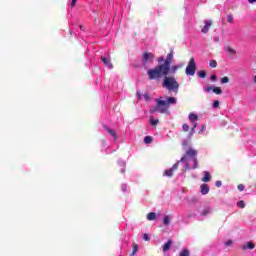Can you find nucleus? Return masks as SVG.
<instances>
[{"label":"nucleus","mask_w":256,"mask_h":256,"mask_svg":"<svg viewBox=\"0 0 256 256\" xmlns=\"http://www.w3.org/2000/svg\"><path fill=\"white\" fill-rule=\"evenodd\" d=\"M173 50L167 55L164 63L157 65L155 68L148 69L147 76L150 81H159L163 75H169L171 63H173Z\"/></svg>","instance_id":"obj_1"},{"label":"nucleus","mask_w":256,"mask_h":256,"mask_svg":"<svg viewBox=\"0 0 256 256\" xmlns=\"http://www.w3.org/2000/svg\"><path fill=\"white\" fill-rule=\"evenodd\" d=\"M198 152L195 148L186 149L185 155L179 160V163H184L185 169H198L199 162L197 160Z\"/></svg>","instance_id":"obj_2"},{"label":"nucleus","mask_w":256,"mask_h":256,"mask_svg":"<svg viewBox=\"0 0 256 256\" xmlns=\"http://www.w3.org/2000/svg\"><path fill=\"white\" fill-rule=\"evenodd\" d=\"M155 103L156 106L150 109V113H167L169 111V105H177V98L168 97L167 101L157 98Z\"/></svg>","instance_id":"obj_3"},{"label":"nucleus","mask_w":256,"mask_h":256,"mask_svg":"<svg viewBox=\"0 0 256 256\" xmlns=\"http://www.w3.org/2000/svg\"><path fill=\"white\" fill-rule=\"evenodd\" d=\"M163 82L162 87L167 91H173V93H179V82L174 76L162 75Z\"/></svg>","instance_id":"obj_4"},{"label":"nucleus","mask_w":256,"mask_h":256,"mask_svg":"<svg viewBox=\"0 0 256 256\" xmlns=\"http://www.w3.org/2000/svg\"><path fill=\"white\" fill-rule=\"evenodd\" d=\"M154 59H155V55H153V53L145 52L142 58L143 67H148V65H153Z\"/></svg>","instance_id":"obj_5"},{"label":"nucleus","mask_w":256,"mask_h":256,"mask_svg":"<svg viewBox=\"0 0 256 256\" xmlns=\"http://www.w3.org/2000/svg\"><path fill=\"white\" fill-rule=\"evenodd\" d=\"M195 71H197V64L195 63V58H191L186 67L185 73L186 75L193 77V75H195Z\"/></svg>","instance_id":"obj_6"},{"label":"nucleus","mask_w":256,"mask_h":256,"mask_svg":"<svg viewBox=\"0 0 256 256\" xmlns=\"http://www.w3.org/2000/svg\"><path fill=\"white\" fill-rule=\"evenodd\" d=\"M178 167H179V161L176 162L170 169L165 170L164 175L166 177H173V172L177 171Z\"/></svg>","instance_id":"obj_7"},{"label":"nucleus","mask_w":256,"mask_h":256,"mask_svg":"<svg viewBox=\"0 0 256 256\" xmlns=\"http://www.w3.org/2000/svg\"><path fill=\"white\" fill-rule=\"evenodd\" d=\"M205 25L201 29L202 33H209V29H211L212 21L211 20H205L204 21Z\"/></svg>","instance_id":"obj_8"},{"label":"nucleus","mask_w":256,"mask_h":256,"mask_svg":"<svg viewBox=\"0 0 256 256\" xmlns=\"http://www.w3.org/2000/svg\"><path fill=\"white\" fill-rule=\"evenodd\" d=\"M211 213H213V208L209 206L204 207V209L201 211V215L203 217H207V215H211Z\"/></svg>","instance_id":"obj_9"},{"label":"nucleus","mask_w":256,"mask_h":256,"mask_svg":"<svg viewBox=\"0 0 256 256\" xmlns=\"http://www.w3.org/2000/svg\"><path fill=\"white\" fill-rule=\"evenodd\" d=\"M101 61L108 67V69H113V64L111 63V58L102 57Z\"/></svg>","instance_id":"obj_10"},{"label":"nucleus","mask_w":256,"mask_h":256,"mask_svg":"<svg viewBox=\"0 0 256 256\" xmlns=\"http://www.w3.org/2000/svg\"><path fill=\"white\" fill-rule=\"evenodd\" d=\"M105 131H107V133H109V135H111V137L114 138L115 141H117V133L115 132V130L109 128V126H104Z\"/></svg>","instance_id":"obj_11"},{"label":"nucleus","mask_w":256,"mask_h":256,"mask_svg":"<svg viewBox=\"0 0 256 256\" xmlns=\"http://www.w3.org/2000/svg\"><path fill=\"white\" fill-rule=\"evenodd\" d=\"M200 193H201L202 195H207V194L209 193V185H207V184H202V185L200 186Z\"/></svg>","instance_id":"obj_12"},{"label":"nucleus","mask_w":256,"mask_h":256,"mask_svg":"<svg viewBox=\"0 0 256 256\" xmlns=\"http://www.w3.org/2000/svg\"><path fill=\"white\" fill-rule=\"evenodd\" d=\"M181 67H183V63L178 65H173L172 67H170L169 73H172L173 75H175V73H177V70L181 69Z\"/></svg>","instance_id":"obj_13"},{"label":"nucleus","mask_w":256,"mask_h":256,"mask_svg":"<svg viewBox=\"0 0 256 256\" xmlns=\"http://www.w3.org/2000/svg\"><path fill=\"white\" fill-rule=\"evenodd\" d=\"M203 175H204L202 178L203 183H209V181H211V174L208 171H204Z\"/></svg>","instance_id":"obj_14"},{"label":"nucleus","mask_w":256,"mask_h":256,"mask_svg":"<svg viewBox=\"0 0 256 256\" xmlns=\"http://www.w3.org/2000/svg\"><path fill=\"white\" fill-rule=\"evenodd\" d=\"M182 146H183V149H184L185 152L187 151V149H193L191 147V143L189 142V140H183L182 141Z\"/></svg>","instance_id":"obj_15"},{"label":"nucleus","mask_w":256,"mask_h":256,"mask_svg":"<svg viewBox=\"0 0 256 256\" xmlns=\"http://www.w3.org/2000/svg\"><path fill=\"white\" fill-rule=\"evenodd\" d=\"M171 245H173V241L168 240L166 244H164L163 246V252L167 253V251H169V249H171Z\"/></svg>","instance_id":"obj_16"},{"label":"nucleus","mask_w":256,"mask_h":256,"mask_svg":"<svg viewBox=\"0 0 256 256\" xmlns=\"http://www.w3.org/2000/svg\"><path fill=\"white\" fill-rule=\"evenodd\" d=\"M242 249H255V244L253 242H247V245L242 246Z\"/></svg>","instance_id":"obj_17"},{"label":"nucleus","mask_w":256,"mask_h":256,"mask_svg":"<svg viewBox=\"0 0 256 256\" xmlns=\"http://www.w3.org/2000/svg\"><path fill=\"white\" fill-rule=\"evenodd\" d=\"M225 51H227V53H230V55H237V51L233 48H231L230 46H227L224 48Z\"/></svg>","instance_id":"obj_18"},{"label":"nucleus","mask_w":256,"mask_h":256,"mask_svg":"<svg viewBox=\"0 0 256 256\" xmlns=\"http://www.w3.org/2000/svg\"><path fill=\"white\" fill-rule=\"evenodd\" d=\"M156 218H157V214H155L154 212H150L147 215L148 221H155Z\"/></svg>","instance_id":"obj_19"},{"label":"nucleus","mask_w":256,"mask_h":256,"mask_svg":"<svg viewBox=\"0 0 256 256\" xmlns=\"http://www.w3.org/2000/svg\"><path fill=\"white\" fill-rule=\"evenodd\" d=\"M197 119H199V117L197 116V114H195V113H190V114H189V121H190L191 123L197 121Z\"/></svg>","instance_id":"obj_20"},{"label":"nucleus","mask_w":256,"mask_h":256,"mask_svg":"<svg viewBox=\"0 0 256 256\" xmlns=\"http://www.w3.org/2000/svg\"><path fill=\"white\" fill-rule=\"evenodd\" d=\"M158 123L159 119H154L153 117L150 118V125H152V127H155Z\"/></svg>","instance_id":"obj_21"},{"label":"nucleus","mask_w":256,"mask_h":256,"mask_svg":"<svg viewBox=\"0 0 256 256\" xmlns=\"http://www.w3.org/2000/svg\"><path fill=\"white\" fill-rule=\"evenodd\" d=\"M198 77H200L201 79H205V77H207V73L203 70H200L198 72Z\"/></svg>","instance_id":"obj_22"},{"label":"nucleus","mask_w":256,"mask_h":256,"mask_svg":"<svg viewBox=\"0 0 256 256\" xmlns=\"http://www.w3.org/2000/svg\"><path fill=\"white\" fill-rule=\"evenodd\" d=\"M212 91L213 93H216V95H221V93H223V90H221L219 87L213 88Z\"/></svg>","instance_id":"obj_23"},{"label":"nucleus","mask_w":256,"mask_h":256,"mask_svg":"<svg viewBox=\"0 0 256 256\" xmlns=\"http://www.w3.org/2000/svg\"><path fill=\"white\" fill-rule=\"evenodd\" d=\"M237 207H239L240 209H245V201L243 200L238 201Z\"/></svg>","instance_id":"obj_24"},{"label":"nucleus","mask_w":256,"mask_h":256,"mask_svg":"<svg viewBox=\"0 0 256 256\" xmlns=\"http://www.w3.org/2000/svg\"><path fill=\"white\" fill-rule=\"evenodd\" d=\"M164 225H169L171 223V217L170 216H165L163 219Z\"/></svg>","instance_id":"obj_25"},{"label":"nucleus","mask_w":256,"mask_h":256,"mask_svg":"<svg viewBox=\"0 0 256 256\" xmlns=\"http://www.w3.org/2000/svg\"><path fill=\"white\" fill-rule=\"evenodd\" d=\"M153 142V138L151 136H146L144 138V143L149 144Z\"/></svg>","instance_id":"obj_26"},{"label":"nucleus","mask_w":256,"mask_h":256,"mask_svg":"<svg viewBox=\"0 0 256 256\" xmlns=\"http://www.w3.org/2000/svg\"><path fill=\"white\" fill-rule=\"evenodd\" d=\"M189 255H190V253L187 249L182 250L179 254V256H189Z\"/></svg>","instance_id":"obj_27"},{"label":"nucleus","mask_w":256,"mask_h":256,"mask_svg":"<svg viewBox=\"0 0 256 256\" xmlns=\"http://www.w3.org/2000/svg\"><path fill=\"white\" fill-rule=\"evenodd\" d=\"M209 65H210V67H212V69H215V67H217V61L216 60H211Z\"/></svg>","instance_id":"obj_28"},{"label":"nucleus","mask_w":256,"mask_h":256,"mask_svg":"<svg viewBox=\"0 0 256 256\" xmlns=\"http://www.w3.org/2000/svg\"><path fill=\"white\" fill-rule=\"evenodd\" d=\"M157 62L159 63V65H162L161 63H165V57L163 56L158 57Z\"/></svg>","instance_id":"obj_29"},{"label":"nucleus","mask_w":256,"mask_h":256,"mask_svg":"<svg viewBox=\"0 0 256 256\" xmlns=\"http://www.w3.org/2000/svg\"><path fill=\"white\" fill-rule=\"evenodd\" d=\"M212 107H213L214 109L219 108V100L214 101L213 104H212Z\"/></svg>","instance_id":"obj_30"},{"label":"nucleus","mask_w":256,"mask_h":256,"mask_svg":"<svg viewBox=\"0 0 256 256\" xmlns=\"http://www.w3.org/2000/svg\"><path fill=\"white\" fill-rule=\"evenodd\" d=\"M229 82V77L225 76L221 79V83L222 84H225V83H228Z\"/></svg>","instance_id":"obj_31"},{"label":"nucleus","mask_w":256,"mask_h":256,"mask_svg":"<svg viewBox=\"0 0 256 256\" xmlns=\"http://www.w3.org/2000/svg\"><path fill=\"white\" fill-rule=\"evenodd\" d=\"M227 21H228L229 23H233V15L228 14V15H227Z\"/></svg>","instance_id":"obj_32"},{"label":"nucleus","mask_w":256,"mask_h":256,"mask_svg":"<svg viewBox=\"0 0 256 256\" xmlns=\"http://www.w3.org/2000/svg\"><path fill=\"white\" fill-rule=\"evenodd\" d=\"M182 130L185 131V132L189 131V125L183 124Z\"/></svg>","instance_id":"obj_33"},{"label":"nucleus","mask_w":256,"mask_h":256,"mask_svg":"<svg viewBox=\"0 0 256 256\" xmlns=\"http://www.w3.org/2000/svg\"><path fill=\"white\" fill-rule=\"evenodd\" d=\"M226 247H231L233 245V240H228L225 242Z\"/></svg>","instance_id":"obj_34"},{"label":"nucleus","mask_w":256,"mask_h":256,"mask_svg":"<svg viewBox=\"0 0 256 256\" xmlns=\"http://www.w3.org/2000/svg\"><path fill=\"white\" fill-rule=\"evenodd\" d=\"M238 190H239V191H245V185L239 184V185H238Z\"/></svg>","instance_id":"obj_35"},{"label":"nucleus","mask_w":256,"mask_h":256,"mask_svg":"<svg viewBox=\"0 0 256 256\" xmlns=\"http://www.w3.org/2000/svg\"><path fill=\"white\" fill-rule=\"evenodd\" d=\"M121 190L123 191V193H125V191H127V184H122Z\"/></svg>","instance_id":"obj_36"},{"label":"nucleus","mask_w":256,"mask_h":256,"mask_svg":"<svg viewBox=\"0 0 256 256\" xmlns=\"http://www.w3.org/2000/svg\"><path fill=\"white\" fill-rule=\"evenodd\" d=\"M143 97H144L145 101H150V99H151V96H149V94H144Z\"/></svg>","instance_id":"obj_37"},{"label":"nucleus","mask_w":256,"mask_h":256,"mask_svg":"<svg viewBox=\"0 0 256 256\" xmlns=\"http://www.w3.org/2000/svg\"><path fill=\"white\" fill-rule=\"evenodd\" d=\"M205 129H206V126H205V124H203L201 129H200V131H199V133H204Z\"/></svg>","instance_id":"obj_38"},{"label":"nucleus","mask_w":256,"mask_h":256,"mask_svg":"<svg viewBox=\"0 0 256 256\" xmlns=\"http://www.w3.org/2000/svg\"><path fill=\"white\" fill-rule=\"evenodd\" d=\"M143 239L144 241H149V234H144Z\"/></svg>","instance_id":"obj_39"},{"label":"nucleus","mask_w":256,"mask_h":256,"mask_svg":"<svg viewBox=\"0 0 256 256\" xmlns=\"http://www.w3.org/2000/svg\"><path fill=\"white\" fill-rule=\"evenodd\" d=\"M206 93H209L210 91H213V87H207L205 88Z\"/></svg>","instance_id":"obj_40"},{"label":"nucleus","mask_w":256,"mask_h":256,"mask_svg":"<svg viewBox=\"0 0 256 256\" xmlns=\"http://www.w3.org/2000/svg\"><path fill=\"white\" fill-rule=\"evenodd\" d=\"M192 123V128L197 129V121L191 122Z\"/></svg>","instance_id":"obj_41"},{"label":"nucleus","mask_w":256,"mask_h":256,"mask_svg":"<svg viewBox=\"0 0 256 256\" xmlns=\"http://www.w3.org/2000/svg\"><path fill=\"white\" fill-rule=\"evenodd\" d=\"M215 185H216V187H221L222 182L218 180V181H216Z\"/></svg>","instance_id":"obj_42"},{"label":"nucleus","mask_w":256,"mask_h":256,"mask_svg":"<svg viewBox=\"0 0 256 256\" xmlns=\"http://www.w3.org/2000/svg\"><path fill=\"white\" fill-rule=\"evenodd\" d=\"M211 81H217V76L212 75V76H211Z\"/></svg>","instance_id":"obj_43"},{"label":"nucleus","mask_w":256,"mask_h":256,"mask_svg":"<svg viewBox=\"0 0 256 256\" xmlns=\"http://www.w3.org/2000/svg\"><path fill=\"white\" fill-rule=\"evenodd\" d=\"M70 5H71V7H75V5H77V2H76V1H72V2L70 3Z\"/></svg>","instance_id":"obj_44"},{"label":"nucleus","mask_w":256,"mask_h":256,"mask_svg":"<svg viewBox=\"0 0 256 256\" xmlns=\"http://www.w3.org/2000/svg\"><path fill=\"white\" fill-rule=\"evenodd\" d=\"M194 134H195V128H191L190 135H194Z\"/></svg>","instance_id":"obj_45"},{"label":"nucleus","mask_w":256,"mask_h":256,"mask_svg":"<svg viewBox=\"0 0 256 256\" xmlns=\"http://www.w3.org/2000/svg\"><path fill=\"white\" fill-rule=\"evenodd\" d=\"M191 217H193V213H188L187 218L191 219Z\"/></svg>","instance_id":"obj_46"},{"label":"nucleus","mask_w":256,"mask_h":256,"mask_svg":"<svg viewBox=\"0 0 256 256\" xmlns=\"http://www.w3.org/2000/svg\"><path fill=\"white\" fill-rule=\"evenodd\" d=\"M121 173H125V168L120 169Z\"/></svg>","instance_id":"obj_47"},{"label":"nucleus","mask_w":256,"mask_h":256,"mask_svg":"<svg viewBox=\"0 0 256 256\" xmlns=\"http://www.w3.org/2000/svg\"><path fill=\"white\" fill-rule=\"evenodd\" d=\"M138 95V99H141V94L139 92H137Z\"/></svg>","instance_id":"obj_48"},{"label":"nucleus","mask_w":256,"mask_h":256,"mask_svg":"<svg viewBox=\"0 0 256 256\" xmlns=\"http://www.w3.org/2000/svg\"><path fill=\"white\" fill-rule=\"evenodd\" d=\"M137 251V248H134L133 255H135V252Z\"/></svg>","instance_id":"obj_49"},{"label":"nucleus","mask_w":256,"mask_h":256,"mask_svg":"<svg viewBox=\"0 0 256 256\" xmlns=\"http://www.w3.org/2000/svg\"><path fill=\"white\" fill-rule=\"evenodd\" d=\"M79 27H80V29H81L82 31H84L83 26L80 25Z\"/></svg>","instance_id":"obj_50"},{"label":"nucleus","mask_w":256,"mask_h":256,"mask_svg":"<svg viewBox=\"0 0 256 256\" xmlns=\"http://www.w3.org/2000/svg\"><path fill=\"white\" fill-rule=\"evenodd\" d=\"M254 83L256 84V75L254 76Z\"/></svg>","instance_id":"obj_51"},{"label":"nucleus","mask_w":256,"mask_h":256,"mask_svg":"<svg viewBox=\"0 0 256 256\" xmlns=\"http://www.w3.org/2000/svg\"><path fill=\"white\" fill-rule=\"evenodd\" d=\"M215 41H219V38H215Z\"/></svg>","instance_id":"obj_52"},{"label":"nucleus","mask_w":256,"mask_h":256,"mask_svg":"<svg viewBox=\"0 0 256 256\" xmlns=\"http://www.w3.org/2000/svg\"><path fill=\"white\" fill-rule=\"evenodd\" d=\"M248 1H256V0H248Z\"/></svg>","instance_id":"obj_53"},{"label":"nucleus","mask_w":256,"mask_h":256,"mask_svg":"<svg viewBox=\"0 0 256 256\" xmlns=\"http://www.w3.org/2000/svg\"><path fill=\"white\" fill-rule=\"evenodd\" d=\"M250 3H253V1H250Z\"/></svg>","instance_id":"obj_54"},{"label":"nucleus","mask_w":256,"mask_h":256,"mask_svg":"<svg viewBox=\"0 0 256 256\" xmlns=\"http://www.w3.org/2000/svg\"><path fill=\"white\" fill-rule=\"evenodd\" d=\"M72 1H77V0H72Z\"/></svg>","instance_id":"obj_55"}]
</instances>
